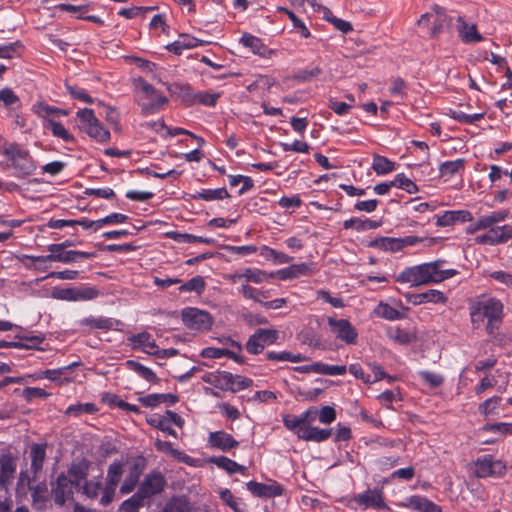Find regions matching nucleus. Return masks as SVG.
Here are the masks:
<instances>
[{"label":"nucleus","mask_w":512,"mask_h":512,"mask_svg":"<svg viewBox=\"0 0 512 512\" xmlns=\"http://www.w3.org/2000/svg\"><path fill=\"white\" fill-rule=\"evenodd\" d=\"M469 314L474 327H480L486 320V331L493 334L502 322L503 304L497 298L481 295L469 302Z\"/></svg>","instance_id":"nucleus-1"},{"label":"nucleus","mask_w":512,"mask_h":512,"mask_svg":"<svg viewBox=\"0 0 512 512\" xmlns=\"http://www.w3.org/2000/svg\"><path fill=\"white\" fill-rule=\"evenodd\" d=\"M134 87L138 104L145 114L157 113L168 102L166 96L142 78L134 80Z\"/></svg>","instance_id":"nucleus-2"},{"label":"nucleus","mask_w":512,"mask_h":512,"mask_svg":"<svg viewBox=\"0 0 512 512\" xmlns=\"http://www.w3.org/2000/svg\"><path fill=\"white\" fill-rule=\"evenodd\" d=\"M202 380L222 391L237 392L250 387L253 381L241 375H233L226 371H212L205 373Z\"/></svg>","instance_id":"nucleus-3"},{"label":"nucleus","mask_w":512,"mask_h":512,"mask_svg":"<svg viewBox=\"0 0 512 512\" xmlns=\"http://www.w3.org/2000/svg\"><path fill=\"white\" fill-rule=\"evenodd\" d=\"M3 155L7 158L17 176L32 175L37 169V165L30 156L29 151L18 144L11 143L6 145L3 149Z\"/></svg>","instance_id":"nucleus-4"},{"label":"nucleus","mask_w":512,"mask_h":512,"mask_svg":"<svg viewBox=\"0 0 512 512\" xmlns=\"http://www.w3.org/2000/svg\"><path fill=\"white\" fill-rule=\"evenodd\" d=\"M79 128L98 142L110 139V132L97 119L94 111L89 108L80 109L76 113Z\"/></svg>","instance_id":"nucleus-5"},{"label":"nucleus","mask_w":512,"mask_h":512,"mask_svg":"<svg viewBox=\"0 0 512 512\" xmlns=\"http://www.w3.org/2000/svg\"><path fill=\"white\" fill-rule=\"evenodd\" d=\"M421 264L426 285L442 283L459 273L456 269L445 268L446 261L444 259H437Z\"/></svg>","instance_id":"nucleus-6"},{"label":"nucleus","mask_w":512,"mask_h":512,"mask_svg":"<svg viewBox=\"0 0 512 512\" xmlns=\"http://www.w3.org/2000/svg\"><path fill=\"white\" fill-rule=\"evenodd\" d=\"M98 292L92 287H55L51 297L57 300L81 302L96 298Z\"/></svg>","instance_id":"nucleus-7"},{"label":"nucleus","mask_w":512,"mask_h":512,"mask_svg":"<svg viewBox=\"0 0 512 512\" xmlns=\"http://www.w3.org/2000/svg\"><path fill=\"white\" fill-rule=\"evenodd\" d=\"M181 316L184 325L191 330L206 331L213 324V318L207 311L195 307L183 309Z\"/></svg>","instance_id":"nucleus-8"},{"label":"nucleus","mask_w":512,"mask_h":512,"mask_svg":"<svg viewBox=\"0 0 512 512\" xmlns=\"http://www.w3.org/2000/svg\"><path fill=\"white\" fill-rule=\"evenodd\" d=\"M327 322L330 332L334 337L346 345H355L358 340L356 328L347 319L328 317Z\"/></svg>","instance_id":"nucleus-9"},{"label":"nucleus","mask_w":512,"mask_h":512,"mask_svg":"<svg viewBox=\"0 0 512 512\" xmlns=\"http://www.w3.org/2000/svg\"><path fill=\"white\" fill-rule=\"evenodd\" d=\"M149 425L163 431L164 433L178 438L177 432L171 427L172 424L181 428L184 425V419L177 413L167 410L164 414H153L148 419Z\"/></svg>","instance_id":"nucleus-10"},{"label":"nucleus","mask_w":512,"mask_h":512,"mask_svg":"<svg viewBox=\"0 0 512 512\" xmlns=\"http://www.w3.org/2000/svg\"><path fill=\"white\" fill-rule=\"evenodd\" d=\"M278 336V331L275 329H257L248 339L246 350L251 354H258L266 346L274 344Z\"/></svg>","instance_id":"nucleus-11"},{"label":"nucleus","mask_w":512,"mask_h":512,"mask_svg":"<svg viewBox=\"0 0 512 512\" xmlns=\"http://www.w3.org/2000/svg\"><path fill=\"white\" fill-rule=\"evenodd\" d=\"M506 466L490 455H484L474 462V472L479 478L499 477L505 473Z\"/></svg>","instance_id":"nucleus-12"},{"label":"nucleus","mask_w":512,"mask_h":512,"mask_svg":"<svg viewBox=\"0 0 512 512\" xmlns=\"http://www.w3.org/2000/svg\"><path fill=\"white\" fill-rule=\"evenodd\" d=\"M246 487L255 497L259 498H274L281 496L284 492V487L275 480H268L266 483L256 481H249Z\"/></svg>","instance_id":"nucleus-13"},{"label":"nucleus","mask_w":512,"mask_h":512,"mask_svg":"<svg viewBox=\"0 0 512 512\" xmlns=\"http://www.w3.org/2000/svg\"><path fill=\"white\" fill-rule=\"evenodd\" d=\"M510 238H512V224H505L490 228L485 234L477 236L475 241L478 244L496 245Z\"/></svg>","instance_id":"nucleus-14"},{"label":"nucleus","mask_w":512,"mask_h":512,"mask_svg":"<svg viewBox=\"0 0 512 512\" xmlns=\"http://www.w3.org/2000/svg\"><path fill=\"white\" fill-rule=\"evenodd\" d=\"M207 445L211 449L228 452L238 447L239 442L224 430L210 432L207 437Z\"/></svg>","instance_id":"nucleus-15"},{"label":"nucleus","mask_w":512,"mask_h":512,"mask_svg":"<svg viewBox=\"0 0 512 512\" xmlns=\"http://www.w3.org/2000/svg\"><path fill=\"white\" fill-rule=\"evenodd\" d=\"M405 299L413 306H419L427 303L446 304L448 301V297L445 293L438 289H430L416 294H406Z\"/></svg>","instance_id":"nucleus-16"},{"label":"nucleus","mask_w":512,"mask_h":512,"mask_svg":"<svg viewBox=\"0 0 512 512\" xmlns=\"http://www.w3.org/2000/svg\"><path fill=\"white\" fill-rule=\"evenodd\" d=\"M399 507L416 512H442V508L422 495H411L398 504Z\"/></svg>","instance_id":"nucleus-17"},{"label":"nucleus","mask_w":512,"mask_h":512,"mask_svg":"<svg viewBox=\"0 0 512 512\" xmlns=\"http://www.w3.org/2000/svg\"><path fill=\"white\" fill-rule=\"evenodd\" d=\"M395 281L410 287L426 286L422 264L406 267L396 275Z\"/></svg>","instance_id":"nucleus-18"},{"label":"nucleus","mask_w":512,"mask_h":512,"mask_svg":"<svg viewBox=\"0 0 512 512\" xmlns=\"http://www.w3.org/2000/svg\"><path fill=\"white\" fill-rule=\"evenodd\" d=\"M165 485V479L160 473L148 474L141 483L137 493L143 498H150L151 496L160 493Z\"/></svg>","instance_id":"nucleus-19"},{"label":"nucleus","mask_w":512,"mask_h":512,"mask_svg":"<svg viewBox=\"0 0 512 512\" xmlns=\"http://www.w3.org/2000/svg\"><path fill=\"white\" fill-rule=\"evenodd\" d=\"M510 213L507 209L493 211L489 214L480 216L477 221L471 226L469 231L471 233L490 229L496 226L497 223L505 221L509 217Z\"/></svg>","instance_id":"nucleus-20"},{"label":"nucleus","mask_w":512,"mask_h":512,"mask_svg":"<svg viewBox=\"0 0 512 512\" xmlns=\"http://www.w3.org/2000/svg\"><path fill=\"white\" fill-rule=\"evenodd\" d=\"M314 267L312 263H299L293 264L286 268L279 269L271 272V278H278L280 280L294 279L300 276L309 275L313 273Z\"/></svg>","instance_id":"nucleus-21"},{"label":"nucleus","mask_w":512,"mask_h":512,"mask_svg":"<svg viewBox=\"0 0 512 512\" xmlns=\"http://www.w3.org/2000/svg\"><path fill=\"white\" fill-rule=\"evenodd\" d=\"M62 246L63 245H57V244H50L47 246V251L49 252L48 255H41V256H33V255H23L21 258H20V261L29 269H37V270H45L47 268V266H37V265H32V264H28L26 263L27 260H30V261H33V262H57V259L56 257L58 255H62L63 251L62 250Z\"/></svg>","instance_id":"nucleus-22"},{"label":"nucleus","mask_w":512,"mask_h":512,"mask_svg":"<svg viewBox=\"0 0 512 512\" xmlns=\"http://www.w3.org/2000/svg\"><path fill=\"white\" fill-rule=\"evenodd\" d=\"M457 31L461 41L465 44L478 43L483 40L481 34L477 31L476 24L468 23L463 17H457Z\"/></svg>","instance_id":"nucleus-23"},{"label":"nucleus","mask_w":512,"mask_h":512,"mask_svg":"<svg viewBox=\"0 0 512 512\" xmlns=\"http://www.w3.org/2000/svg\"><path fill=\"white\" fill-rule=\"evenodd\" d=\"M206 43V41L197 39L189 34H180L176 41L166 45V49L176 55H181L184 50L200 47Z\"/></svg>","instance_id":"nucleus-24"},{"label":"nucleus","mask_w":512,"mask_h":512,"mask_svg":"<svg viewBox=\"0 0 512 512\" xmlns=\"http://www.w3.org/2000/svg\"><path fill=\"white\" fill-rule=\"evenodd\" d=\"M240 43L249 48L254 54L264 58H270L275 54V51L269 49L260 38L248 33L242 35Z\"/></svg>","instance_id":"nucleus-25"},{"label":"nucleus","mask_w":512,"mask_h":512,"mask_svg":"<svg viewBox=\"0 0 512 512\" xmlns=\"http://www.w3.org/2000/svg\"><path fill=\"white\" fill-rule=\"evenodd\" d=\"M16 462L9 455H0V489L8 490L16 472Z\"/></svg>","instance_id":"nucleus-26"},{"label":"nucleus","mask_w":512,"mask_h":512,"mask_svg":"<svg viewBox=\"0 0 512 512\" xmlns=\"http://www.w3.org/2000/svg\"><path fill=\"white\" fill-rule=\"evenodd\" d=\"M354 500L365 508L380 509L386 507L382 497V492L377 489H369L360 493L355 496Z\"/></svg>","instance_id":"nucleus-27"},{"label":"nucleus","mask_w":512,"mask_h":512,"mask_svg":"<svg viewBox=\"0 0 512 512\" xmlns=\"http://www.w3.org/2000/svg\"><path fill=\"white\" fill-rule=\"evenodd\" d=\"M134 348L141 349L143 352L155 355L160 353L153 337L147 332H141L133 335L129 339Z\"/></svg>","instance_id":"nucleus-28"},{"label":"nucleus","mask_w":512,"mask_h":512,"mask_svg":"<svg viewBox=\"0 0 512 512\" xmlns=\"http://www.w3.org/2000/svg\"><path fill=\"white\" fill-rule=\"evenodd\" d=\"M472 220V214L466 210L445 211L437 217L436 224L441 227L450 226L455 223H465Z\"/></svg>","instance_id":"nucleus-29"},{"label":"nucleus","mask_w":512,"mask_h":512,"mask_svg":"<svg viewBox=\"0 0 512 512\" xmlns=\"http://www.w3.org/2000/svg\"><path fill=\"white\" fill-rule=\"evenodd\" d=\"M32 111L39 118L43 119L44 123H47V119H54L56 117L68 115L67 110L51 106L43 101L33 104Z\"/></svg>","instance_id":"nucleus-30"},{"label":"nucleus","mask_w":512,"mask_h":512,"mask_svg":"<svg viewBox=\"0 0 512 512\" xmlns=\"http://www.w3.org/2000/svg\"><path fill=\"white\" fill-rule=\"evenodd\" d=\"M465 169V160L464 159H456L451 161H446L440 164L439 173L441 178L445 181H449L453 179L457 175H461Z\"/></svg>","instance_id":"nucleus-31"},{"label":"nucleus","mask_w":512,"mask_h":512,"mask_svg":"<svg viewBox=\"0 0 512 512\" xmlns=\"http://www.w3.org/2000/svg\"><path fill=\"white\" fill-rule=\"evenodd\" d=\"M331 429H323L313 425H306L299 433V438L305 441L323 442L331 436Z\"/></svg>","instance_id":"nucleus-32"},{"label":"nucleus","mask_w":512,"mask_h":512,"mask_svg":"<svg viewBox=\"0 0 512 512\" xmlns=\"http://www.w3.org/2000/svg\"><path fill=\"white\" fill-rule=\"evenodd\" d=\"M73 482L65 476L57 479V486L54 489L55 502L63 505L72 495Z\"/></svg>","instance_id":"nucleus-33"},{"label":"nucleus","mask_w":512,"mask_h":512,"mask_svg":"<svg viewBox=\"0 0 512 512\" xmlns=\"http://www.w3.org/2000/svg\"><path fill=\"white\" fill-rule=\"evenodd\" d=\"M43 127L49 129L52 135L61 139L65 143H73L74 136L64 127V125L55 119H47V123H43Z\"/></svg>","instance_id":"nucleus-34"},{"label":"nucleus","mask_w":512,"mask_h":512,"mask_svg":"<svg viewBox=\"0 0 512 512\" xmlns=\"http://www.w3.org/2000/svg\"><path fill=\"white\" fill-rule=\"evenodd\" d=\"M172 95H176L184 104L193 105L195 91L188 84H172L168 87Z\"/></svg>","instance_id":"nucleus-35"},{"label":"nucleus","mask_w":512,"mask_h":512,"mask_svg":"<svg viewBox=\"0 0 512 512\" xmlns=\"http://www.w3.org/2000/svg\"><path fill=\"white\" fill-rule=\"evenodd\" d=\"M210 462L215 464L217 467L225 470L229 474L241 473L244 474L246 468L237 462L225 457V456H215L210 458Z\"/></svg>","instance_id":"nucleus-36"},{"label":"nucleus","mask_w":512,"mask_h":512,"mask_svg":"<svg viewBox=\"0 0 512 512\" xmlns=\"http://www.w3.org/2000/svg\"><path fill=\"white\" fill-rule=\"evenodd\" d=\"M371 167L377 175H386L396 169V163L385 156L375 154L373 155Z\"/></svg>","instance_id":"nucleus-37"},{"label":"nucleus","mask_w":512,"mask_h":512,"mask_svg":"<svg viewBox=\"0 0 512 512\" xmlns=\"http://www.w3.org/2000/svg\"><path fill=\"white\" fill-rule=\"evenodd\" d=\"M46 456V445L33 444L30 449L31 470L33 474H37L43 466Z\"/></svg>","instance_id":"nucleus-38"},{"label":"nucleus","mask_w":512,"mask_h":512,"mask_svg":"<svg viewBox=\"0 0 512 512\" xmlns=\"http://www.w3.org/2000/svg\"><path fill=\"white\" fill-rule=\"evenodd\" d=\"M374 314L377 317L389 320V321H395L400 320L404 318V314L397 310L396 308L392 307L388 303L380 302L374 309Z\"/></svg>","instance_id":"nucleus-39"},{"label":"nucleus","mask_w":512,"mask_h":512,"mask_svg":"<svg viewBox=\"0 0 512 512\" xmlns=\"http://www.w3.org/2000/svg\"><path fill=\"white\" fill-rule=\"evenodd\" d=\"M229 197V193L226 188L216 189H202L192 195L193 199H201L205 201L223 200Z\"/></svg>","instance_id":"nucleus-40"},{"label":"nucleus","mask_w":512,"mask_h":512,"mask_svg":"<svg viewBox=\"0 0 512 512\" xmlns=\"http://www.w3.org/2000/svg\"><path fill=\"white\" fill-rule=\"evenodd\" d=\"M0 104L10 111H15L21 107L19 97L10 88L0 90Z\"/></svg>","instance_id":"nucleus-41"},{"label":"nucleus","mask_w":512,"mask_h":512,"mask_svg":"<svg viewBox=\"0 0 512 512\" xmlns=\"http://www.w3.org/2000/svg\"><path fill=\"white\" fill-rule=\"evenodd\" d=\"M431 13L433 14L434 17V25L431 28V35H436L445 25L449 23L451 18L448 17L445 13V10L438 5H434L432 7Z\"/></svg>","instance_id":"nucleus-42"},{"label":"nucleus","mask_w":512,"mask_h":512,"mask_svg":"<svg viewBox=\"0 0 512 512\" xmlns=\"http://www.w3.org/2000/svg\"><path fill=\"white\" fill-rule=\"evenodd\" d=\"M372 245L381 250L391 252H396L403 248V243L400 241V238L391 237L377 238L372 242Z\"/></svg>","instance_id":"nucleus-43"},{"label":"nucleus","mask_w":512,"mask_h":512,"mask_svg":"<svg viewBox=\"0 0 512 512\" xmlns=\"http://www.w3.org/2000/svg\"><path fill=\"white\" fill-rule=\"evenodd\" d=\"M94 256H95V254L92 252L69 250V251H63L62 255H58L56 257V259H57V262L69 264L72 262H76L79 259H88V258H93Z\"/></svg>","instance_id":"nucleus-44"},{"label":"nucleus","mask_w":512,"mask_h":512,"mask_svg":"<svg viewBox=\"0 0 512 512\" xmlns=\"http://www.w3.org/2000/svg\"><path fill=\"white\" fill-rule=\"evenodd\" d=\"M347 371L344 365H329L321 362L315 363V373L330 375V376H341Z\"/></svg>","instance_id":"nucleus-45"},{"label":"nucleus","mask_w":512,"mask_h":512,"mask_svg":"<svg viewBox=\"0 0 512 512\" xmlns=\"http://www.w3.org/2000/svg\"><path fill=\"white\" fill-rule=\"evenodd\" d=\"M261 255L267 259L272 260L275 264H287L290 263L293 258L283 252H279L275 249L263 246L261 248Z\"/></svg>","instance_id":"nucleus-46"},{"label":"nucleus","mask_w":512,"mask_h":512,"mask_svg":"<svg viewBox=\"0 0 512 512\" xmlns=\"http://www.w3.org/2000/svg\"><path fill=\"white\" fill-rule=\"evenodd\" d=\"M271 278L270 273L258 268H245L244 279L248 282L260 284Z\"/></svg>","instance_id":"nucleus-47"},{"label":"nucleus","mask_w":512,"mask_h":512,"mask_svg":"<svg viewBox=\"0 0 512 512\" xmlns=\"http://www.w3.org/2000/svg\"><path fill=\"white\" fill-rule=\"evenodd\" d=\"M394 187L402 189L409 194H415L418 192L417 185L408 178L404 173H399L395 176L393 183Z\"/></svg>","instance_id":"nucleus-48"},{"label":"nucleus","mask_w":512,"mask_h":512,"mask_svg":"<svg viewBox=\"0 0 512 512\" xmlns=\"http://www.w3.org/2000/svg\"><path fill=\"white\" fill-rule=\"evenodd\" d=\"M267 358L269 360H276V361H289L293 363L302 362L305 361L307 358L303 354L300 353H291V352H268Z\"/></svg>","instance_id":"nucleus-49"},{"label":"nucleus","mask_w":512,"mask_h":512,"mask_svg":"<svg viewBox=\"0 0 512 512\" xmlns=\"http://www.w3.org/2000/svg\"><path fill=\"white\" fill-rule=\"evenodd\" d=\"M220 97V93L216 92H206V91H198L195 92L193 105L201 104L208 107H213L216 105L218 98Z\"/></svg>","instance_id":"nucleus-50"},{"label":"nucleus","mask_w":512,"mask_h":512,"mask_svg":"<svg viewBox=\"0 0 512 512\" xmlns=\"http://www.w3.org/2000/svg\"><path fill=\"white\" fill-rule=\"evenodd\" d=\"M141 471L135 466L131 468L129 474L126 476L123 484L120 487V492L122 494H128L132 492L139 480Z\"/></svg>","instance_id":"nucleus-51"},{"label":"nucleus","mask_w":512,"mask_h":512,"mask_svg":"<svg viewBox=\"0 0 512 512\" xmlns=\"http://www.w3.org/2000/svg\"><path fill=\"white\" fill-rule=\"evenodd\" d=\"M368 367L371 370V374H369V379H366V384H373L382 379H386L389 383L395 380L393 376L387 375L376 363H369Z\"/></svg>","instance_id":"nucleus-52"},{"label":"nucleus","mask_w":512,"mask_h":512,"mask_svg":"<svg viewBox=\"0 0 512 512\" xmlns=\"http://www.w3.org/2000/svg\"><path fill=\"white\" fill-rule=\"evenodd\" d=\"M388 336L391 340L401 345H407L411 343L415 336L405 329L395 328L388 332Z\"/></svg>","instance_id":"nucleus-53"},{"label":"nucleus","mask_w":512,"mask_h":512,"mask_svg":"<svg viewBox=\"0 0 512 512\" xmlns=\"http://www.w3.org/2000/svg\"><path fill=\"white\" fill-rule=\"evenodd\" d=\"M205 289V280L202 276H195L179 287L181 292L202 293Z\"/></svg>","instance_id":"nucleus-54"},{"label":"nucleus","mask_w":512,"mask_h":512,"mask_svg":"<svg viewBox=\"0 0 512 512\" xmlns=\"http://www.w3.org/2000/svg\"><path fill=\"white\" fill-rule=\"evenodd\" d=\"M172 238L178 243H204V244H213L214 239L205 238L202 236H196L188 233H173Z\"/></svg>","instance_id":"nucleus-55"},{"label":"nucleus","mask_w":512,"mask_h":512,"mask_svg":"<svg viewBox=\"0 0 512 512\" xmlns=\"http://www.w3.org/2000/svg\"><path fill=\"white\" fill-rule=\"evenodd\" d=\"M123 474V465L120 462H113L107 471V483L108 485L117 487Z\"/></svg>","instance_id":"nucleus-56"},{"label":"nucleus","mask_w":512,"mask_h":512,"mask_svg":"<svg viewBox=\"0 0 512 512\" xmlns=\"http://www.w3.org/2000/svg\"><path fill=\"white\" fill-rule=\"evenodd\" d=\"M32 477L28 471H21L18 477L16 493L18 496H26L31 489Z\"/></svg>","instance_id":"nucleus-57"},{"label":"nucleus","mask_w":512,"mask_h":512,"mask_svg":"<svg viewBox=\"0 0 512 512\" xmlns=\"http://www.w3.org/2000/svg\"><path fill=\"white\" fill-rule=\"evenodd\" d=\"M97 412V407L94 403L75 404L67 407L65 414L79 416L82 413L93 414Z\"/></svg>","instance_id":"nucleus-58"},{"label":"nucleus","mask_w":512,"mask_h":512,"mask_svg":"<svg viewBox=\"0 0 512 512\" xmlns=\"http://www.w3.org/2000/svg\"><path fill=\"white\" fill-rule=\"evenodd\" d=\"M300 419H301L300 415H298V416H295V415H285L283 417V424H284V426L288 430H290L293 433H295L298 438H299L300 431L302 429H304L305 426H306V425L303 424V422Z\"/></svg>","instance_id":"nucleus-59"},{"label":"nucleus","mask_w":512,"mask_h":512,"mask_svg":"<svg viewBox=\"0 0 512 512\" xmlns=\"http://www.w3.org/2000/svg\"><path fill=\"white\" fill-rule=\"evenodd\" d=\"M324 10L325 19L331 22L336 29L343 33H348L352 30V25L349 22L333 16L332 13L326 8Z\"/></svg>","instance_id":"nucleus-60"},{"label":"nucleus","mask_w":512,"mask_h":512,"mask_svg":"<svg viewBox=\"0 0 512 512\" xmlns=\"http://www.w3.org/2000/svg\"><path fill=\"white\" fill-rule=\"evenodd\" d=\"M163 512H190V507L185 499L174 498L166 504Z\"/></svg>","instance_id":"nucleus-61"},{"label":"nucleus","mask_w":512,"mask_h":512,"mask_svg":"<svg viewBox=\"0 0 512 512\" xmlns=\"http://www.w3.org/2000/svg\"><path fill=\"white\" fill-rule=\"evenodd\" d=\"M143 500L144 499L136 492L132 497L122 503L120 510L121 512H138Z\"/></svg>","instance_id":"nucleus-62"},{"label":"nucleus","mask_w":512,"mask_h":512,"mask_svg":"<svg viewBox=\"0 0 512 512\" xmlns=\"http://www.w3.org/2000/svg\"><path fill=\"white\" fill-rule=\"evenodd\" d=\"M336 410L332 406H323L318 410V419L322 424H331L336 419Z\"/></svg>","instance_id":"nucleus-63"},{"label":"nucleus","mask_w":512,"mask_h":512,"mask_svg":"<svg viewBox=\"0 0 512 512\" xmlns=\"http://www.w3.org/2000/svg\"><path fill=\"white\" fill-rule=\"evenodd\" d=\"M485 431L499 433L501 435H512V423H493L484 426Z\"/></svg>","instance_id":"nucleus-64"}]
</instances>
